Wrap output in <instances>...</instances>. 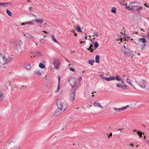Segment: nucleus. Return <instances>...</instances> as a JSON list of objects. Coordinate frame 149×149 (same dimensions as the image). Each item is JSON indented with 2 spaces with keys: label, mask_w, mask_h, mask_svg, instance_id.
<instances>
[{
  "label": "nucleus",
  "mask_w": 149,
  "mask_h": 149,
  "mask_svg": "<svg viewBox=\"0 0 149 149\" xmlns=\"http://www.w3.org/2000/svg\"><path fill=\"white\" fill-rule=\"evenodd\" d=\"M24 36H25V37L27 38H31L32 37L34 38V37L31 36L30 34L28 33H26L24 35Z\"/></svg>",
  "instance_id": "18"
},
{
  "label": "nucleus",
  "mask_w": 149,
  "mask_h": 149,
  "mask_svg": "<svg viewBox=\"0 0 149 149\" xmlns=\"http://www.w3.org/2000/svg\"><path fill=\"white\" fill-rule=\"evenodd\" d=\"M15 48L19 53L22 52V49L19 44H17L16 45Z\"/></svg>",
  "instance_id": "9"
},
{
  "label": "nucleus",
  "mask_w": 149,
  "mask_h": 149,
  "mask_svg": "<svg viewBox=\"0 0 149 149\" xmlns=\"http://www.w3.org/2000/svg\"><path fill=\"white\" fill-rule=\"evenodd\" d=\"M112 133H110V134L109 135V136H108V138H109L110 136L111 137L112 136Z\"/></svg>",
  "instance_id": "47"
},
{
  "label": "nucleus",
  "mask_w": 149,
  "mask_h": 149,
  "mask_svg": "<svg viewBox=\"0 0 149 149\" xmlns=\"http://www.w3.org/2000/svg\"><path fill=\"white\" fill-rule=\"evenodd\" d=\"M129 5L133 7L137 6L138 4L137 2H133L130 3Z\"/></svg>",
  "instance_id": "15"
},
{
  "label": "nucleus",
  "mask_w": 149,
  "mask_h": 149,
  "mask_svg": "<svg viewBox=\"0 0 149 149\" xmlns=\"http://www.w3.org/2000/svg\"><path fill=\"white\" fill-rule=\"evenodd\" d=\"M74 36H77V34L76 33H74Z\"/></svg>",
  "instance_id": "58"
},
{
  "label": "nucleus",
  "mask_w": 149,
  "mask_h": 149,
  "mask_svg": "<svg viewBox=\"0 0 149 149\" xmlns=\"http://www.w3.org/2000/svg\"><path fill=\"white\" fill-rule=\"evenodd\" d=\"M103 75H100V77L102 78V77H104L102 76Z\"/></svg>",
  "instance_id": "62"
},
{
  "label": "nucleus",
  "mask_w": 149,
  "mask_h": 149,
  "mask_svg": "<svg viewBox=\"0 0 149 149\" xmlns=\"http://www.w3.org/2000/svg\"><path fill=\"white\" fill-rule=\"evenodd\" d=\"M29 10H31V7H30L29 8Z\"/></svg>",
  "instance_id": "59"
},
{
  "label": "nucleus",
  "mask_w": 149,
  "mask_h": 149,
  "mask_svg": "<svg viewBox=\"0 0 149 149\" xmlns=\"http://www.w3.org/2000/svg\"><path fill=\"white\" fill-rule=\"evenodd\" d=\"M138 131H137V130H134V131H133V132H137Z\"/></svg>",
  "instance_id": "57"
},
{
  "label": "nucleus",
  "mask_w": 149,
  "mask_h": 149,
  "mask_svg": "<svg viewBox=\"0 0 149 149\" xmlns=\"http://www.w3.org/2000/svg\"><path fill=\"white\" fill-rule=\"evenodd\" d=\"M93 106L97 108H100L101 109H102L103 108V107L102 106L100 103L98 101H96L95 102H94L93 103Z\"/></svg>",
  "instance_id": "8"
},
{
  "label": "nucleus",
  "mask_w": 149,
  "mask_h": 149,
  "mask_svg": "<svg viewBox=\"0 0 149 149\" xmlns=\"http://www.w3.org/2000/svg\"><path fill=\"white\" fill-rule=\"evenodd\" d=\"M136 44L141 49V50H143L145 49L146 45L145 44H141L140 43H137Z\"/></svg>",
  "instance_id": "10"
},
{
  "label": "nucleus",
  "mask_w": 149,
  "mask_h": 149,
  "mask_svg": "<svg viewBox=\"0 0 149 149\" xmlns=\"http://www.w3.org/2000/svg\"><path fill=\"white\" fill-rule=\"evenodd\" d=\"M123 130V128H120V129H117V130L118 131H120V132H122V130Z\"/></svg>",
  "instance_id": "45"
},
{
  "label": "nucleus",
  "mask_w": 149,
  "mask_h": 149,
  "mask_svg": "<svg viewBox=\"0 0 149 149\" xmlns=\"http://www.w3.org/2000/svg\"><path fill=\"white\" fill-rule=\"evenodd\" d=\"M148 39H149V31H148Z\"/></svg>",
  "instance_id": "54"
},
{
  "label": "nucleus",
  "mask_w": 149,
  "mask_h": 149,
  "mask_svg": "<svg viewBox=\"0 0 149 149\" xmlns=\"http://www.w3.org/2000/svg\"><path fill=\"white\" fill-rule=\"evenodd\" d=\"M31 67L30 65L29 64L27 65L25 67V68L26 69H27L28 70L30 69Z\"/></svg>",
  "instance_id": "34"
},
{
  "label": "nucleus",
  "mask_w": 149,
  "mask_h": 149,
  "mask_svg": "<svg viewBox=\"0 0 149 149\" xmlns=\"http://www.w3.org/2000/svg\"><path fill=\"white\" fill-rule=\"evenodd\" d=\"M6 13L7 14L10 16H12V14L11 12L9 11V10L7 9L6 10Z\"/></svg>",
  "instance_id": "27"
},
{
  "label": "nucleus",
  "mask_w": 149,
  "mask_h": 149,
  "mask_svg": "<svg viewBox=\"0 0 149 149\" xmlns=\"http://www.w3.org/2000/svg\"><path fill=\"white\" fill-rule=\"evenodd\" d=\"M128 105H127V106L123 107L121 108H118L115 107L113 108V111H110L112 114H115L118 113L120 111H123L127 107H128Z\"/></svg>",
  "instance_id": "3"
},
{
  "label": "nucleus",
  "mask_w": 149,
  "mask_h": 149,
  "mask_svg": "<svg viewBox=\"0 0 149 149\" xmlns=\"http://www.w3.org/2000/svg\"><path fill=\"white\" fill-rule=\"evenodd\" d=\"M42 72H40L39 70H36L34 72V74H38L39 75H41L42 74Z\"/></svg>",
  "instance_id": "17"
},
{
  "label": "nucleus",
  "mask_w": 149,
  "mask_h": 149,
  "mask_svg": "<svg viewBox=\"0 0 149 149\" xmlns=\"http://www.w3.org/2000/svg\"><path fill=\"white\" fill-rule=\"evenodd\" d=\"M140 30H141V31H143V29H140Z\"/></svg>",
  "instance_id": "63"
},
{
  "label": "nucleus",
  "mask_w": 149,
  "mask_h": 149,
  "mask_svg": "<svg viewBox=\"0 0 149 149\" xmlns=\"http://www.w3.org/2000/svg\"><path fill=\"white\" fill-rule=\"evenodd\" d=\"M65 58V60L67 61H68L69 63H70V61H68V60H67L66 58Z\"/></svg>",
  "instance_id": "53"
},
{
  "label": "nucleus",
  "mask_w": 149,
  "mask_h": 149,
  "mask_svg": "<svg viewBox=\"0 0 149 149\" xmlns=\"http://www.w3.org/2000/svg\"><path fill=\"white\" fill-rule=\"evenodd\" d=\"M130 146H131L132 147H133L134 145L132 143H130Z\"/></svg>",
  "instance_id": "49"
},
{
  "label": "nucleus",
  "mask_w": 149,
  "mask_h": 149,
  "mask_svg": "<svg viewBox=\"0 0 149 149\" xmlns=\"http://www.w3.org/2000/svg\"><path fill=\"white\" fill-rule=\"evenodd\" d=\"M58 79V87H57V88L56 90L55 91V93H58L59 91V89H60V77H59Z\"/></svg>",
  "instance_id": "14"
},
{
  "label": "nucleus",
  "mask_w": 149,
  "mask_h": 149,
  "mask_svg": "<svg viewBox=\"0 0 149 149\" xmlns=\"http://www.w3.org/2000/svg\"><path fill=\"white\" fill-rule=\"evenodd\" d=\"M89 63L91 65H93V63L95 62L94 60H91L89 61Z\"/></svg>",
  "instance_id": "35"
},
{
  "label": "nucleus",
  "mask_w": 149,
  "mask_h": 149,
  "mask_svg": "<svg viewBox=\"0 0 149 149\" xmlns=\"http://www.w3.org/2000/svg\"><path fill=\"white\" fill-rule=\"evenodd\" d=\"M125 48V46H124L123 48H122V52L123 53H124L125 54H127L128 53L126 51H124V49Z\"/></svg>",
  "instance_id": "26"
},
{
  "label": "nucleus",
  "mask_w": 149,
  "mask_h": 149,
  "mask_svg": "<svg viewBox=\"0 0 149 149\" xmlns=\"http://www.w3.org/2000/svg\"><path fill=\"white\" fill-rule=\"evenodd\" d=\"M84 42V41H81L80 42V43L81 44L82 43H83V42Z\"/></svg>",
  "instance_id": "61"
},
{
  "label": "nucleus",
  "mask_w": 149,
  "mask_h": 149,
  "mask_svg": "<svg viewBox=\"0 0 149 149\" xmlns=\"http://www.w3.org/2000/svg\"><path fill=\"white\" fill-rule=\"evenodd\" d=\"M46 36H46V35H45V36H44V38H45V37H46Z\"/></svg>",
  "instance_id": "64"
},
{
  "label": "nucleus",
  "mask_w": 149,
  "mask_h": 149,
  "mask_svg": "<svg viewBox=\"0 0 149 149\" xmlns=\"http://www.w3.org/2000/svg\"><path fill=\"white\" fill-rule=\"evenodd\" d=\"M85 38L86 40L87 39V36H86L85 37Z\"/></svg>",
  "instance_id": "56"
},
{
  "label": "nucleus",
  "mask_w": 149,
  "mask_h": 149,
  "mask_svg": "<svg viewBox=\"0 0 149 149\" xmlns=\"http://www.w3.org/2000/svg\"><path fill=\"white\" fill-rule=\"evenodd\" d=\"M52 40H53L54 42L58 44L59 42L57 41L55 37L54 36H51Z\"/></svg>",
  "instance_id": "19"
},
{
  "label": "nucleus",
  "mask_w": 149,
  "mask_h": 149,
  "mask_svg": "<svg viewBox=\"0 0 149 149\" xmlns=\"http://www.w3.org/2000/svg\"><path fill=\"white\" fill-rule=\"evenodd\" d=\"M10 4V3H0V5L2 6H5V5Z\"/></svg>",
  "instance_id": "32"
},
{
  "label": "nucleus",
  "mask_w": 149,
  "mask_h": 149,
  "mask_svg": "<svg viewBox=\"0 0 149 149\" xmlns=\"http://www.w3.org/2000/svg\"><path fill=\"white\" fill-rule=\"evenodd\" d=\"M27 24H30L32 25H33V24L32 22H26L24 23H23L22 24V25L23 26Z\"/></svg>",
  "instance_id": "20"
},
{
  "label": "nucleus",
  "mask_w": 149,
  "mask_h": 149,
  "mask_svg": "<svg viewBox=\"0 0 149 149\" xmlns=\"http://www.w3.org/2000/svg\"><path fill=\"white\" fill-rule=\"evenodd\" d=\"M99 46V44L98 43V42H96L95 44L94 45V46L95 47V49H96Z\"/></svg>",
  "instance_id": "33"
},
{
  "label": "nucleus",
  "mask_w": 149,
  "mask_h": 149,
  "mask_svg": "<svg viewBox=\"0 0 149 149\" xmlns=\"http://www.w3.org/2000/svg\"><path fill=\"white\" fill-rule=\"evenodd\" d=\"M100 56L99 55H97L95 56V61L96 63H100Z\"/></svg>",
  "instance_id": "22"
},
{
  "label": "nucleus",
  "mask_w": 149,
  "mask_h": 149,
  "mask_svg": "<svg viewBox=\"0 0 149 149\" xmlns=\"http://www.w3.org/2000/svg\"><path fill=\"white\" fill-rule=\"evenodd\" d=\"M0 63L3 65L7 63L6 57L2 54H0Z\"/></svg>",
  "instance_id": "6"
},
{
  "label": "nucleus",
  "mask_w": 149,
  "mask_h": 149,
  "mask_svg": "<svg viewBox=\"0 0 149 149\" xmlns=\"http://www.w3.org/2000/svg\"><path fill=\"white\" fill-rule=\"evenodd\" d=\"M39 67L40 68L43 69L45 68V65L42 63H40L39 64Z\"/></svg>",
  "instance_id": "24"
},
{
  "label": "nucleus",
  "mask_w": 149,
  "mask_h": 149,
  "mask_svg": "<svg viewBox=\"0 0 149 149\" xmlns=\"http://www.w3.org/2000/svg\"><path fill=\"white\" fill-rule=\"evenodd\" d=\"M42 32H43L45 33H48L47 32V31H43Z\"/></svg>",
  "instance_id": "52"
},
{
  "label": "nucleus",
  "mask_w": 149,
  "mask_h": 149,
  "mask_svg": "<svg viewBox=\"0 0 149 149\" xmlns=\"http://www.w3.org/2000/svg\"><path fill=\"white\" fill-rule=\"evenodd\" d=\"M76 29L78 32L81 33H82V31L80 27L79 26H77L76 28Z\"/></svg>",
  "instance_id": "23"
},
{
  "label": "nucleus",
  "mask_w": 149,
  "mask_h": 149,
  "mask_svg": "<svg viewBox=\"0 0 149 149\" xmlns=\"http://www.w3.org/2000/svg\"><path fill=\"white\" fill-rule=\"evenodd\" d=\"M93 47V46L91 44L90 45L89 47V48H88L87 49V50H90V49H92V48Z\"/></svg>",
  "instance_id": "41"
},
{
  "label": "nucleus",
  "mask_w": 149,
  "mask_h": 149,
  "mask_svg": "<svg viewBox=\"0 0 149 149\" xmlns=\"http://www.w3.org/2000/svg\"><path fill=\"white\" fill-rule=\"evenodd\" d=\"M56 104L58 108L61 111H64L66 109V103L63 99H58Z\"/></svg>",
  "instance_id": "1"
},
{
  "label": "nucleus",
  "mask_w": 149,
  "mask_h": 149,
  "mask_svg": "<svg viewBox=\"0 0 149 149\" xmlns=\"http://www.w3.org/2000/svg\"><path fill=\"white\" fill-rule=\"evenodd\" d=\"M77 79L74 77H72L70 78L69 80L68 81L70 84L72 86V88H73L74 87L76 86L75 88H74L75 91L79 86H77Z\"/></svg>",
  "instance_id": "2"
},
{
  "label": "nucleus",
  "mask_w": 149,
  "mask_h": 149,
  "mask_svg": "<svg viewBox=\"0 0 149 149\" xmlns=\"http://www.w3.org/2000/svg\"><path fill=\"white\" fill-rule=\"evenodd\" d=\"M118 2L120 4V5H122L124 6H127V3H122L121 2H120V1H118Z\"/></svg>",
  "instance_id": "37"
},
{
  "label": "nucleus",
  "mask_w": 149,
  "mask_h": 149,
  "mask_svg": "<svg viewBox=\"0 0 149 149\" xmlns=\"http://www.w3.org/2000/svg\"><path fill=\"white\" fill-rule=\"evenodd\" d=\"M70 70L72 72H74L75 71V70L72 68H71L70 69Z\"/></svg>",
  "instance_id": "44"
},
{
  "label": "nucleus",
  "mask_w": 149,
  "mask_h": 149,
  "mask_svg": "<svg viewBox=\"0 0 149 149\" xmlns=\"http://www.w3.org/2000/svg\"><path fill=\"white\" fill-rule=\"evenodd\" d=\"M36 54V55L37 56V57H39L40 56H41L42 55V54H41V52L39 51V52H35Z\"/></svg>",
  "instance_id": "30"
},
{
  "label": "nucleus",
  "mask_w": 149,
  "mask_h": 149,
  "mask_svg": "<svg viewBox=\"0 0 149 149\" xmlns=\"http://www.w3.org/2000/svg\"><path fill=\"white\" fill-rule=\"evenodd\" d=\"M116 80L118 81H121V79L120 78V76L119 75H117L116 76V78H115Z\"/></svg>",
  "instance_id": "31"
},
{
  "label": "nucleus",
  "mask_w": 149,
  "mask_h": 149,
  "mask_svg": "<svg viewBox=\"0 0 149 149\" xmlns=\"http://www.w3.org/2000/svg\"><path fill=\"white\" fill-rule=\"evenodd\" d=\"M129 10H132L133 9L132 8H131L130 6H127L126 7Z\"/></svg>",
  "instance_id": "42"
},
{
  "label": "nucleus",
  "mask_w": 149,
  "mask_h": 149,
  "mask_svg": "<svg viewBox=\"0 0 149 149\" xmlns=\"http://www.w3.org/2000/svg\"><path fill=\"white\" fill-rule=\"evenodd\" d=\"M116 86L118 87H120L122 88L123 89H124L126 87V86H123L122 84H120L119 83H117L116 84Z\"/></svg>",
  "instance_id": "16"
},
{
  "label": "nucleus",
  "mask_w": 149,
  "mask_h": 149,
  "mask_svg": "<svg viewBox=\"0 0 149 149\" xmlns=\"http://www.w3.org/2000/svg\"><path fill=\"white\" fill-rule=\"evenodd\" d=\"M136 83L142 88H144L146 86V82L143 80L140 81H136Z\"/></svg>",
  "instance_id": "4"
},
{
  "label": "nucleus",
  "mask_w": 149,
  "mask_h": 149,
  "mask_svg": "<svg viewBox=\"0 0 149 149\" xmlns=\"http://www.w3.org/2000/svg\"><path fill=\"white\" fill-rule=\"evenodd\" d=\"M3 94L0 92V102L2 101L3 99Z\"/></svg>",
  "instance_id": "36"
},
{
  "label": "nucleus",
  "mask_w": 149,
  "mask_h": 149,
  "mask_svg": "<svg viewBox=\"0 0 149 149\" xmlns=\"http://www.w3.org/2000/svg\"><path fill=\"white\" fill-rule=\"evenodd\" d=\"M91 49V52H93V50L92 49Z\"/></svg>",
  "instance_id": "60"
},
{
  "label": "nucleus",
  "mask_w": 149,
  "mask_h": 149,
  "mask_svg": "<svg viewBox=\"0 0 149 149\" xmlns=\"http://www.w3.org/2000/svg\"><path fill=\"white\" fill-rule=\"evenodd\" d=\"M146 143L149 145V140H146Z\"/></svg>",
  "instance_id": "50"
},
{
  "label": "nucleus",
  "mask_w": 149,
  "mask_h": 149,
  "mask_svg": "<svg viewBox=\"0 0 149 149\" xmlns=\"http://www.w3.org/2000/svg\"><path fill=\"white\" fill-rule=\"evenodd\" d=\"M93 33H94V35H93V36H94L95 35H96L97 36H98V32H94Z\"/></svg>",
  "instance_id": "43"
},
{
  "label": "nucleus",
  "mask_w": 149,
  "mask_h": 149,
  "mask_svg": "<svg viewBox=\"0 0 149 149\" xmlns=\"http://www.w3.org/2000/svg\"><path fill=\"white\" fill-rule=\"evenodd\" d=\"M33 56V57H37V56L36 55V54L35 52L34 53V55Z\"/></svg>",
  "instance_id": "46"
},
{
  "label": "nucleus",
  "mask_w": 149,
  "mask_h": 149,
  "mask_svg": "<svg viewBox=\"0 0 149 149\" xmlns=\"http://www.w3.org/2000/svg\"><path fill=\"white\" fill-rule=\"evenodd\" d=\"M45 40H43V39H42L40 41V43L41 44H44L45 43Z\"/></svg>",
  "instance_id": "40"
},
{
  "label": "nucleus",
  "mask_w": 149,
  "mask_h": 149,
  "mask_svg": "<svg viewBox=\"0 0 149 149\" xmlns=\"http://www.w3.org/2000/svg\"><path fill=\"white\" fill-rule=\"evenodd\" d=\"M13 60V58L11 57H9L7 58H6L7 62H10Z\"/></svg>",
  "instance_id": "28"
},
{
  "label": "nucleus",
  "mask_w": 149,
  "mask_h": 149,
  "mask_svg": "<svg viewBox=\"0 0 149 149\" xmlns=\"http://www.w3.org/2000/svg\"><path fill=\"white\" fill-rule=\"evenodd\" d=\"M137 133L138 134L139 136L140 137H142V132L140 131H138Z\"/></svg>",
  "instance_id": "39"
},
{
  "label": "nucleus",
  "mask_w": 149,
  "mask_h": 149,
  "mask_svg": "<svg viewBox=\"0 0 149 149\" xmlns=\"http://www.w3.org/2000/svg\"><path fill=\"white\" fill-rule=\"evenodd\" d=\"M137 54L138 55H141V54H140V53H139V52H138V53H137Z\"/></svg>",
  "instance_id": "55"
},
{
  "label": "nucleus",
  "mask_w": 149,
  "mask_h": 149,
  "mask_svg": "<svg viewBox=\"0 0 149 149\" xmlns=\"http://www.w3.org/2000/svg\"><path fill=\"white\" fill-rule=\"evenodd\" d=\"M138 41L139 42V43L141 44V43H142L143 44H145L146 41L145 38H140L138 39Z\"/></svg>",
  "instance_id": "11"
},
{
  "label": "nucleus",
  "mask_w": 149,
  "mask_h": 149,
  "mask_svg": "<svg viewBox=\"0 0 149 149\" xmlns=\"http://www.w3.org/2000/svg\"><path fill=\"white\" fill-rule=\"evenodd\" d=\"M35 21L36 23L41 24L43 22V21L41 19H35Z\"/></svg>",
  "instance_id": "21"
},
{
  "label": "nucleus",
  "mask_w": 149,
  "mask_h": 149,
  "mask_svg": "<svg viewBox=\"0 0 149 149\" xmlns=\"http://www.w3.org/2000/svg\"><path fill=\"white\" fill-rule=\"evenodd\" d=\"M145 6H146V7H148V8H149V5H148L147 4H145Z\"/></svg>",
  "instance_id": "48"
},
{
  "label": "nucleus",
  "mask_w": 149,
  "mask_h": 149,
  "mask_svg": "<svg viewBox=\"0 0 149 149\" xmlns=\"http://www.w3.org/2000/svg\"><path fill=\"white\" fill-rule=\"evenodd\" d=\"M53 64L54 65V68L58 69L60 65V61L58 59H54L53 60Z\"/></svg>",
  "instance_id": "5"
},
{
  "label": "nucleus",
  "mask_w": 149,
  "mask_h": 149,
  "mask_svg": "<svg viewBox=\"0 0 149 149\" xmlns=\"http://www.w3.org/2000/svg\"><path fill=\"white\" fill-rule=\"evenodd\" d=\"M10 149H20V148L19 146L15 148L16 144L15 142L12 141H10L9 143Z\"/></svg>",
  "instance_id": "7"
},
{
  "label": "nucleus",
  "mask_w": 149,
  "mask_h": 149,
  "mask_svg": "<svg viewBox=\"0 0 149 149\" xmlns=\"http://www.w3.org/2000/svg\"><path fill=\"white\" fill-rule=\"evenodd\" d=\"M75 96V92H73L70 96V100L71 101H73L74 99Z\"/></svg>",
  "instance_id": "12"
},
{
  "label": "nucleus",
  "mask_w": 149,
  "mask_h": 149,
  "mask_svg": "<svg viewBox=\"0 0 149 149\" xmlns=\"http://www.w3.org/2000/svg\"><path fill=\"white\" fill-rule=\"evenodd\" d=\"M142 9V7L140 6L138 7L136 9V11L138 12L140 11Z\"/></svg>",
  "instance_id": "38"
},
{
  "label": "nucleus",
  "mask_w": 149,
  "mask_h": 149,
  "mask_svg": "<svg viewBox=\"0 0 149 149\" xmlns=\"http://www.w3.org/2000/svg\"><path fill=\"white\" fill-rule=\"evenodd\" d=\"M117 138L118 139H120V135H118L117 136Z\"/></svg>",
  "instance_id": "51"
},
{
  "label": "nucleus",
  "mask_w": 149,
  "mask_h": 149,
  "mask_svg": "<svg viewBox=\"0 0 149 149\" xmlns=\"http://www.w3.org/2000/svg\"><path fill=\"white\" fill-rule=\"evenodd\" d=\"M126 81H127V82L130 85H131L132 86L133 85H132V83H131V80L130 79H129V78H127V80H126Z\"/></svg>",
  "instance_id": "29"
},
{
  "label": "nucleus",
  "mask_w": 149,
  "mask_h": 149,
  "mask_svg": "<svg viewBox=\"0 0 149 149\" xmlns=\"http://www.w3.org/2000/svg\"><path fill=\"white\" fill-rule=\"evenodd\" d=\"M102 78L104 79H105L107 81H109L111 80H113L115 79V78L114 77H102Z\"/></svg>",
  "instance_id": "13"
},
{
  "label": "nucleus",
  "mask_w": 149,
  "mask_h": 149,
  "mask_svg": "<svg viewBox=\"0 0 149 149\" xmlns=\"http://www.w3.org/2000/svg\"><path fill=\"white\" fill-rule=\"evenodd\" d=\"M116 9L115 7H113L111 9V11L112 13L114 14H116Z\"/></svg>",
  "instance_id": "25"
}]
</instances>
